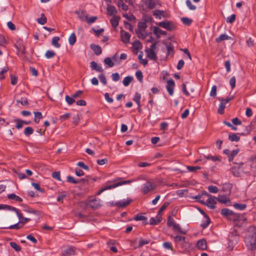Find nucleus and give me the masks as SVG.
Wrapping results in <instances>:
<instances>
[{
	"label": "nucleus",
	"mask_w": 256,
	"mask_h": 256,
	"mask_svg": "<svg viewBox=\"0 0 256 256\" xmlns=\"http://www.w3.org/2000/svg\"><path fill=\"white\" fill-rule=\"evenodd\" d=\"M245 244L248 250H254L256 246V230L253 226L248 229V233L244 238Z\"/></svg>",
	"instance_id": "1"
},
{
	"label": "nucleus",
	"mask_w": 256,
	"mask_h": 256,
	"mask_svg": "<svg viewBox=\"0 0 256 256\" xmlns=\"http://www.w3.org/2000/svg\"><path fill=\"white\" fill-rule=\"evenodd\" d=\"M156 188V185L150 182H146L142 188V192L144 194H146L148 192L154 190Z\"/></svg>",
	"instance_id": "2"
},
{
	"label": "nucleus",
	"mask_w": 256,
	"mask_h": 256,
	"mask_svg": "<svg viewBox=\"0 0 256 256\" xmlns=\"http://www.w3.org/2000/svg\"><path fill=\"white\" fill-rule=\"evenodd\" d=\"M158 26L164 28L168 30H172L176 28V26L173 22L170 21L161 22L158 24Z\"/></svg>",
	"instance_id": "3"
},
{
	"label": "nucleus",
	"mask_w": 256,
	"mask_h": 256,
	"mask_svg": "<svg viewBox=\"0 0 256 256\" xmlns=\"http://www.w3.org/2000/svg\"><path fill=\"white\" fill-rule=\"evenodd\" d=\"M130 181L129 180H121V181H120L119 182H118L114 184H112V186H107V187H106L105 188H103L100 189L98 192V194H100L102 192H103L104 191L106 190L110 189V188H116V187H117L118 186H121V185H122V184H130Z\"/></svg>",
	"instance_id": "4"
},
{
	"label": "nucleus",
	"mask_w": 256,
	"mask_h": 256,
	"mask_svg": "<svg viewBox=\"0 0 256 256\" xmlns=\"http://www.w3.org/2000/svg\"><path fill=\"white\" fill-rule=\"evenodd\" d=\"M88 206L92 209L98 208L102 206L100 200L93 198L88 202Z\"/></svg>",
	"instance_id": "5"
},
{
	"label": "nucleus",
	"mask_w": 256,
	"mask_h": 256,
	"mask_svg": "<svg viewBox=\"0 0 256 256\" xmlns=\"http://www.w3.org/2000/svg\"><path fill=\"white\" fill-rule=\"evenodd\" d=\"M208 196V198L206 201V206H207L208 208H210L211 209H214L216 208L215 204L216 203V200H217L215 196H212L210 194L209 196Z\"/></svg>",
	"instance_id": "6"
},
{
	"label": "nucleus",
	"mask_w": 256,
	"mask_h": 256,
	"mask_svg": "<svg viewBox=\"0 0 256 256\" xmlns=\"http://www.w3.org/2000/svg\"><path fill=\"white\" fill-rule=\"evenodd\" d=\"M135 242H136V240L131 242V244L133 245L134 248V249H136L137 248H141L145 244H149V242H150V239L144 240V239H143L142 238H140L139 241H138V246H134Z\"/></svg>",
	"instance_id": "7"
},
{
	"label": "nucleus",
	"mask_w": 256,
	"mask_h": 256,
	"mask_svg": "<svg viewBox=\"0 0 256 256\" xmlns=\"http://www.w3.org/2000/svg\"><path fill=\"white\" fill-rule=\"evenodd\" d=\"M120 38L122 42L124 44L129 43L130 37V34L124 30H121L120 32Z\"/></svg>",
	"instance_id": "8"
},
{
	"label": "nucleus",
	"mask_w": 256,
	"mask_h": 256,
	"mask_svg": "<svg viewBox=\"0 0 256 256\" xmlns=\"http://www.w3.org/2000/svg\"><path fill=\"white\" fill-rule=\"evenodd\" d=\"M174 82L172 79H170L167 81L166 88L170 95L172 96L174 94Z\"/></svg>",
	"instance_id": "9"
},
{
	"label": "nucleus",
	"mask_w": 256,
	"mask_h": 256,
	"mask_svg": "<svg viewBox=\"0 0 256 256\" xmlns=\"http://www.w3.org/2000/svg\"><path fill=\"white\" fill-rule=\"evenodd\" d=\"M13 211H14V212H16V213L17 216L20 219V223L25 224V223L28 222L30 220V218L23 217L22 214L20 213V212L19 210L18 209H17L16 208H14Z\"/></svg>",
	"instance_id": "10"
},
{
	"label": "nucleus",
	"mask_w": 256,
	"mask_h": 256,
	"mask_svg": "<svg viewBox=\"0 0 256 256\" xmlns=\"http://www.w3.org/2000/svg\"><path fill=\"white\" fill-rule=\"evenodd\" d=\"M75 248L72 246H66L62 251V254L66 256H70L75 254Z\"/></svg>",
	"instance_id": "11"
},
{
	"label": "nucleus",
	"mask_w": 256,
	"mask_h": 256,
	"mask_svg": "<svg viewBox=\"0 0 256 256\" xmlns=\"http://www.w3.org/2000/svg\"><path fill=\"white\" fill-rule=\"evenodd\" d=\"M132 202L130 198H128L126 200H123L116 202H112L113 206H117L118 208H124L128 206Z\"/></svg>",
	"instance_id": "12"
},
{
	"label": "nucleus",
	"mask_w": 256,
	"mask_h": 256,
	"mask_svg": "<svg viewBox=\"0 0 256 256\" xmlns=\"http://www.w3.org/2000/svg\"><path fill=\"white\" fill-rule=\"evenodd\" d=\"M216 200L218 202L224 204L227 206H230L231 204L230 200L228 198L224 195H219L216 198Z\"/></svg>",
	"instance_id": "13"
},
{
	"label": "nucleus",
	"mask_w": 256,
	"mask_h": 256,
	"mask_svg": "<svg viewBox=\"0 0 256 256\" xmlns=\"http://www.w3.org/2000/svg\"><path fill=\"white\" fill-rule=\"evenodd\" d=\"M90 67L92 70H95L98 72H104V69L102 67L98 64L92 61L90 63Z\"/></svg>",
	"instance_id": "14"
},
{
	"label": "nucleus",
	"mask_w": 256,
	"mask_h": 256,
	"mask_svg": "<svg viewBox=\"0 0 256 256\" xmlns=\"http://www.w3.org/2000/svg\"><path fill=\"white\" fill-rule=\"evenodd\" d=\"M197 247L201 250H204L206 248V242L204 239H201L198 241Z\"/></svg>",
	"instance_id": "15"
},
{
	"label": "nucleus",
	"mask_w": 256,
	"mask_h": 256,
	"mask_svg": "<svg viewBox=\"0 0 256 256\" xmlns=\"http://www.w3.org/2000/svg\"><path fill=\"white\" fill-rule=\"evenodd\" d=\"M90 48L94 50V54L97 55H100L102 52V50L101 47L98 45H96L94 44H92L90 46Z\"/></svg>",
	"instance_id": "16"
},
{
	"label": "nucleus",
	"mask_w": 256,
	"mask_h": 256,
	"mask_svg": "<svg viewBox=\"0 0 256 256\" xmlns=\"http://www.w3.org/2000/svg\"><path fill=\"white\" fill-rule=\"evenodd\" d=\"M162 220V216H158V214L156 218H151L150 220V225H156L160 223Z\"/></svg>",
	"instance_id": "17"
},
{
	"label": "nucleus",
	"mask_w": 256,
	"mask_h": 256,
	"mask_svg": "<svg viewBox=\"0 0 256 256\" xmlns=\"http://www.w3.org/2000/svg\"><path fill=\"white\" fill-rule=\"evenodd\" d=\"M153 32L158 38L160 37V35H166V31H164L156 26L154 27Z\"/></svg>",
	"instance_id": "18"
},
{
	"label": "nucleus",
	"mask_w": 256,
	"mask_h": 256,
	"mask_svg": "<svg viewBox=\"0 0 256 256\" xmlns=\"http://www.w3.org/2000/svg\"><path fill=\"white\" fill-rule=\"evenodd\" d=\"M147 54V56L151 60H156L157 59V56L154 51L150 50H145Z\"/></svg>",
	"instance_id": "19"
},
{
	"label": "nucleus",
	"mask_w": 256,
	"mask_h": 256,
	"mask_svg": "<svg viewBox=\"0 0 256 256\" xmlns=\"http://www.w3.org/2000/svg\"><path fill=\"white\" fill-rule=\"evenodd\" d=\"M221 214L228 218H230L231 215L233 214V211L230 210L228 208H223L221 210Z\"/></svg>",
	"instance_id": "20"
},
{
	"label": "nucleus",
	"mask_w": 256,
	"mask_h": 256,
	"mask_svg": "<svg viewBox=\"0 0 256 256\" xmlns=\"http://www.w3.org/2000/svg\"><path fill=\"white\" fill-rule=\"evenodd\" d=\"M107 14L108 16H112L117 13V10L116 8L111 5H108L107 7Z\"/></svg>",
	"instance_id": "21"
},
{
	"label": "nucleus",
	"mask_w": 256,
	"mask_h": 256,
	"mask_svg": "<svg viewBox=\"0 0 256 256\" xmlns=\"http://www.w3.org/2000/svg\"><path fill=\"white\" fill-rule=\"evenodd\" d=\"M120 20V17L119 16H114L111 20L110 22L112 26L114 28H116L118 25L119 20Z\"/></svg>",
	"instance_id": "22"
},
{
	"label": "nucleus",
	"mask_w": 256,
	"mask_h": 256,
	"mask_svg": "<svg viewBox=\"0 0 256 256\" xmlns=\"http://www.w3.org/2000/svg\"><path fill=\"white\" fill-rule=\"evenodd\" d=\"M238 134L234 133L230 134H228V139L230 142H238L240 140V136H238Z\"/></svg>",
	"instance_id": "23"
},
{
	"label": "nucleus",
	"mask_w": 256,
	"mask_h": 256,
	"mask_svg": "<svg viewBox=\"0 0 256 256\" xmlns=\"http://www.w3.org/2000/svg\"><path fill=\"white\" fill-rule=\"evenodd\" d=\"M134 219L135 220L138 221V220H144V224H148V222H147V218L146 216L140 215L139 214L136 215L134 218Z\"/></svg>",
	"instance_id": "24"
},
{
	"label": "nucleus",
	"mask_w": 256,
	"mask_h": 256,
	"mask_svg": "<svg viewBox=\"0 0 256 256\" xmlns=\"http://www.w3.org/2000/svg\"><path fill=\"white\" fill-rule=\"evenodd\" d=\"M230 36H229L226 34H222L216 39V42H220L222 40H230Z\"/></svg>",
	"instance_id": "25"
},
{
	"label": "nucleus",
	"mask_w": 256,
	"mask_h": 256,
	"mask_svg": "<svg viewBox=\"0 0 256 256\" xmlns=\"http://www.w3.org/2000/svg\"><path fill=\"white\" fill-rule=\"evenodd\" d=\"M147 27V24L146 21L144 20L143 22H140L138 23V30H145V29Z\"/></svg>",
	"instance_id": "26"
},
{
	"label": "nucleus",
	"mask_w": 256,
	"mask_h": 256,
	"mask_svg": "<svg viewBox=\"0 0 256 256\" xmlns=\"http://www.w3.org/2000/svg\"><path fill=\"white\" fill-rule=\"evenodd\" d=\"M133 77L131 76H127L125 77L122 81L123 84L126 86L133 80Z\"/></svg>",
	"instance_id": "27"
},
{
	"label": "nucleus",
	"mask_w": 256,
	"mask_h": 256,
	"mask_svg": "<svg viewBox=\"0 0 256 256\" xmlns=\"http://www.w3.org/2000/svg\"><path fill=\"white\" fill-rule=\"evenodd\" d=\"M34 121L36 124L38 123L40 120L42 118V114L40 112H34Z\"/></svg>",
	"instance_id": "28"
},
{
	"label": "nucleus",
	"mask_w": 256,
	"mask_h": 256,
	"mask_svg": "<svg viewBox=\"0 0 256 256\" xmlns=\"http://www.w3.org/2000/svg\"><path fill=\"white\" fill-rule=\"evenodd\" d=\"M84 18L85 20H86L87 23L88 24H91L92 23L94 22L98 19V17L96 16H93L88 18V16L87 14L84 16Z\"/></svg>",
	"instance_id": "29"
},
{
	"label": "nucleus",
	"mask_w": 256,
	"mask_h": 256,
	"mask_svg": "<svg viewBox=\"0 0 256 256\" xmlns=\"http://www.w3.org/2000/svg\"><path fill=\"white\" fill-rule=\"evenodd\" d=\"M136 32L138 36L141 39H144L147 36L146 33L144 30H136Z\"/></svg>",
	"instance_id": "30"
},
{
	"label": "nucleus",
	"mask_w": 256,
	"mask_h": 256,
	"mask_svg": "<svg viewBox=\"0 0 256 256\" xmlns=\"http://www.w3.org/2000/svg\"><path fill=\"white\" fill-rule=\"evenodd\" d=\"M60 40V38L58 36H54L52 38V44L56 48H59L60 46V44L58 42Z\"/></svg>",
	"instance_id": "31"
},
{
	"label": "nucleus",
	"mask_w": 256,
	"mask_h": 256,
	"mask_svg": "<svg viewBox=\"0 0 256 256\" xmlns=\"http://www.w3.org/2000/svg\"><path fill=\"white\" fill-rule=\"evenodd\" d=\"M238 152L239 149L233 150L230 152L228 156V161L232 162L234 160V157L238 154Z\"/></svg>",
	"instance_id": "32"
},
{
	"label": "nucleus",
	"mask_w": 256,
	"mask_h": 256,
	"mask_svg": "<svg viewBox=\"0 0 256 256\" xmlns=\"http://www.w3.org/2000/svg\"><path fill=\"white\" fill-rule=\"evenodd\" d=\"M240 167H233L231 169V172L234 176L238 177L240 176Z\"/></svg>",
	"instance_id": "33"
},
{
	"label": "nucleus",
	"mask_w": 256,
	"mask_h": 256,
	"mask_svg": "<svg viewBox=\"0 0 256 256\" xmlns=\"http://www.w3.org/2000/svg\"><path fill=\"white\" fill-rule=\"evenodd\" d=\"M158 4V2L154 0H148V7L149 9L152 10L154 8L156 4Z\"/></svg>",
	"instance_id": "34"
},
{
	"label": "nucleus",
	"mask_w": 256,
	"mask_h": 256,
	"mask_svg": "<svg viewBox=\"0 0 256 256\" xmlns=\"http://www.w3.org/2000/svg\"><path fill=\"white\" fill-rule=\"evenodd\" d=\"M8 198L10 200H14L18 202H22V200L20 196L16 195L14 194H11L8 195Z\"/></svg>",
	"instance_id": "35"
},
{
	"label": "nucleus",
	"mask_w": 256,
	"mask_h": 256,
	"mask_svg": "<svg viewBox=\"0 0 256 256\" xmlns=\"http://www.w3.org/2000/svg\"><path fill=\"white\" fill-rule=\"evenodd\" d=\"M142 56L143 53L142 52H140L138 55V58L140 64H142L144 66H146L148 64V61L146 59H143Z\"/></svg>",
	"instance_id": "36"
},
{
	"label": "nucleus",
	"mask_w": 256,
	"mask_h": 256,
	"mask_svg": "<svg viewBox=\"0 0 256 256\" xmlns=\"http://www.w3.org/2000/svg\"><path fill=\"white\" fill-rule=\"evenodd\" d=\"M233 206L235 208L240 210H244L246 208V204H242L238 203H234L233 204Z\"/></svg>",
	"instance_id": "37"
},
{
	"label": "nucleus",
	"mask_w": 256,
	"mask_h": 256,
	"mask_svg": "<svg viewBox=\"0 0 256 256\" xmlns=\"http://www.w3.org/2000/svg\"><path fill=\"white\" fill-rule=\"evenodd\" d=\"M242 216L240 214L234 213L233 212V214L231 215L230 217V220H232L233 221H237L240 219Z\"/></svg>",
	"instance_id": "38"
},
{
	"label": "nucleus",
	"mask_w": 256,
	"mask_h": 256,
	"mask_svg": "<svg viewBox=\"0 0 256 256\" xmlns=\"http://www.w3.org/2000/svg\"><path fill=\"white\" fill-rule=\"evenodd\" d=\"M170 202H165L160 208L158 212V216H162V212L166 209V208L168 206Z\"/></svg>",
	"instance_id": "39"
},
{
	"label": "nucleus",
	"mask_w": 256,
	"mask_h": 256,
	"mask_svg": "<svg viewBox=\"0 0 256 256\" xmlns=\"http://www.w3.org/2000/svg\"><path fill=\"white\" fill-rule=\"evenodd\" d=\"M117 4L119 8H121L124 10H127L128 9V6L122 0H118Z\"/></svg>",
	"instance_id": "40"
},
{
	"label": "nucleus",
	"mask_w": 256,
	"mask_h": 256,
	"mask_svg": "<svg viewBox=\"0 0 256 256\" xmlns=\"http://www.w3.org/2000/svg\"><path fill=\"white\" fill-rule=\"evenodd\" d=\"M14 121L16 122V128L17 129H20L23 127V126H24L23 120H22L19 118H16V119L14 120Z\"/></svg>",
	"instance_id": "41"
},
{
	"label": "nucleus",
	"mask_w": 256,
	"mask_h": 256,
	"mask_svg": "<svg viewBox=\"0 0 256 256\" xmlns=\"http://www.w3.org/2000/svg\"><path fill=\"white\" fill-rule=\"evenodd\" d=\"M76 34H74V33H72L70 35L69 38H68V42H69L70 44L72 46L74 45V44L76 42Z\"/></svg>",
	"instance_id": "42"
},
{
	"label": "nucleus",
	"mask_w": 256,
	"mask_h": 256,
	"mask_svg": "<svg viewBox=\"0 0 256 256\" xmlns=\"http://www.w3.org/2000/svg\"><path fill=\"white\" fill-rule=\"evenodd\" d=\"M174 230H178L180 233L182 234H186V230H182L180 227V226L178 224H174V226L172 227Z\"/></svg>",
	"instance_id": "43"
},
{
	"label": "nucleus",
	"mask_w": 256,
	"mask_h": 256,
	"mask_svg": "<svg viewBox=\"0 0 256 256\" xmlns=\"http://www.w3.org/2000/svg\"><path fill=\"white\" fill-rule=\"evenodd\" d=\"M37 21L38 23L40 24H44L46 22V18L44 14H41V18H38Z\"/></svg>",
	"instance_id": "44"
},
{
	"label": "nucleus",
	"mask_w": 256,
	"mask_h": 256,
	"mask_svg": "<svg viewBox=\"0 0 256 256\" xmlns=\"http://www.w3.org/2000/svg\"><path fill=\"white\" fill-rule=\"evenodd\" d=\"M132 47L136 50H140L142 49V45L139 40H136L132 44Z\"/></svg>",
	"instance_id": "45"
},
{
	"label": "nucleus",
	"mask_w": 256,
	"mask_h": 256,
	"mask_svg": "<svg viewBox=\"0 0 256 256\" xmlns=\"http://www.w3.org/2000/svg\"><path fill=\"white\" fill-rule=\"evenodd\" d=\"M181 20L184 24H186V26L190 25L192 22V20L186 17L182 18H181Z\"/></svg>",
	"instance_id": "46"
},
{
	"label": "nucleus",
	"mask_w": 256,
	"mask_h": 256,
	"mask_svg": "<svg viewBox=\"0 0 256 256\" xmlns=\"http://www.w3.org/2000/svg\"><path fill=\"white\" fill-rule=\"evenodd\" d=\"M251 132V126H245V131L242 132L238 133V134L242 135V136H246L250 134Z\"/></svg>",
	"instance_id": "47"
},
{
	"label": "nucleus",
	"mask_w": 256,
	"mask_h": 256,
	"mask_svg": "<svg viewBox=\"0 0 256 256\" xmlns=\"http://www.w3.org/2000/svg\"><path fill=\"white\" fill-rule=\"evenodd\" d=\"M104 62L106 64H107L110 67H112L114 66V62L112 61V60L109 58L107 57L104 58Z\"/></svg>",
	"instance_id": "48"
},
{
	"label": "nucleus",
	"mask_w": 256,
	"mask_h": 256,
	"mask_svg": "<svg viewBox=\"0 0 256 256\" xmlns=\"http://www.w3.org/2000/svg\"><path fill=\"white\" fill-rule=\"evenodd\" d=\"M34 129L32 127H26L24 130V134L26 136H29L34 132Z\"/></svg>",
	"instance_id": "49"
},
{
	"label": "nucleus",
	"mask_w": 256,
	"mask_h": 256,
	"mask_svg": "<svg viewBox=\"0 0 256 256\" xmlns=\"http://www.w3.org/2000/svg\"><path fill=\"white\" fill-rule=\"evenodd\" d=\"M74 98H73L72 96V97H70L67 95L66 96V98H65L66 101V102L69 105H71L75 102V100Z\"/></svg>",
	"instance_id": "50"
},
{
	"label": "nucleus",
	"mask_w": 256,
	"mask_h": 256,
	"mask_svg": "<svg viewBox=\"0 0 256 256\" xmlns=\"http://www.w3.org/2000/svg\"><path fill=\"white\" fill-rule=\"evenodd\" d=\"M98 78L100 82L106 85L107 84V80L106 76L104 74H101L98 75Z\"/></svg>",
	"instance_id": "51"
},
{
	"label": "nucleus",
	"mask_w": 256,
	"mask_h": 256,
	"mask_svg": "<svg viewBox=\"0 0 256 256\" xmlns=\"http://www.w3.org/2000/svg\"><path fill=\"white\" fill-rule=\"evenodd\" d=\"M10 246L13 248L16 251L20 252L21 250V248L20 246L18 245L15 242H10Z\"/></svg>",
	"instance_id": "52"
},
{
	"label": "nucleus",
	"mask_w": 256,
	"mask_h": 256,
	"mask_svg": "<svg viewBox=\"0 0 256 256\" xmlns=\"http://www.w3.org/2000/svg\"><path fill=\"white\" fill-rule=\"evenodd\" d=\"M75 13L78 15V18L82 21L85 20L84 16V11L82 10L81 11H76Z\"/></svg>",
	"instance_id": "53"
},
{
	"label": "nucleus",
	"mask_w": 256,
	"mask_h": 256,
	"mask_svg": "<svg viewBox=\"0 0 256 256\" xmlns=\"http://www.w3.org/2000/svg\"><path fill=\"white\" fill-rule=\"evenodd\" d=\"M225 108H226V104H223L222 102H220V103L219 105L218 110V112L220 114H223L224 112V109Z\"/></svg>",
	"instance_id": "54"
},
{
	"label": "nucleus",
	"mask_w": 256,
	"mask_h": 256,
	"mask_svg": "<svg viewBox=\"0 0 256 256\" xmlns=\"http://www.w3.org/2000/svg\"><path fill=\"white\" fill-rule=\"evenodd\" d=\"M56 55V53L52 50H48L46 52L45 54V56L47 58H50Z\"/></svg>",
	"instance_id": "55"
},
{
	"label": "nucleus",
	"mask_w": 256,
	"mask_h": 256,
	"mask_svg": "<svg viewBox=\"0 0 256 256\" xmlns=\"http://www.w3.org/2000/svg\"><path fill=\"white\" fill-rule=\"evenodd\" d=\"M67 182L70 183L77 184L80 182V181L76 180L74 177L72 176H68L66 178Z\"/></svg>",
	"instance_id": "56"
},
{
	"label": "nucleus",
	"mask_w": 256,
	"mask_h": 256,
	"mask_svg": "<svg viewBox=\"0 0 256 256\" xmlns=\"http://www.w3.org/2000/svg\"><path fill=\"white\" fill-rule=\"evenodd\" d=\"M208 191L211 193H217L218 192V189L217 186H210L208 187Z\"/></svg>",
	"instance_id": "57"
},
{
	"label": "nucleus",
	"mask_w": 256,
	"mask_h": 256,
	"mask_svg": "<svg viewBox=\"0 0 256 256\" xmlns=\"http://www.w3.org/2000/svg\"><path fill=\"white\" fill-rule=\"evenodd\" d=\"M216 85L213 86L212 88V90L210 92V96L212 98H215L216 96Z\"/></svg>",
	"instance_id": "58"
},
{
	"label": "nucleus",
	"mask_w": 256,
	"mask_h": 256,
	"mask_svg": "<svg viewBox=\"0 0 256 256\" xmlns=\"http://www.w3.org/2000/svg\"><path fill=\"white\" fill-rule=\"evenodd\" d=\"M174 224H176V222H174V219L172 218L171 216H168V220H167V225L168 226H174Z\"/></svg>",
	"instance_id": "59"
},
{
	"label": "nucleus",
	"mask_w": 256,
	"mask_h": 256,
	"mask_svg": "<svg viewBox=\"0 0 256 256\" xmlns=\"http://www.w3.org/2000/svg\"><path fill=\"white\" fill-rule=\"evenodd\" d=\"M203 196H209L210 194L206 191H203L202 194L196 196L194 198L198 201V200H200V198H202Z\"/></svg>",
	"instance_id": "60"
},
{
	"label": "nucleus",
	"mask_w": 256,
	"mask_h": 256,
	"mask_svg": "<svg viewBox=\"0 0 256 256\" xmlns=\"http://www.w3.org/2000/svg\"><path fill=\"white\" fill-rule=\"evenodd\" d=\"M8 66H5L0 72V80L4 78V74L8 70Z\"/></svg>",
	"instance_id": "61"
},
{
	"label": "nucleus",
	"mask_w": 256,
	"mask_h": 256,
	"mask_svg": "<svg viewBox=\"0 0 256 256\" xmlns=\"http://www.w3.org/2000/svg\"><path fill=\"white\" fill-rule=\"evenodd\" d=\"M166 49L168 51L167 54H170L174 52V47L170 43L166 44Z\"/></svg>",
	"instance_id": "62"
},
{
	"label": "nucleus",
	"mask_w": 256,
	"mask_h": 256,
	"mask_svg": "<svg viewBox=\"0 0 256 256\" xmlns=\"http://www.w3.org/2000/svg\"><path fill=\"white\" fill-rule=\"evenodd\" d=\"M164 11L160 10H156L153 12V15L156 16V18H158V16H164Z\"/></svg>",
	"instance_id": "63"
},
{
	"label": "nucleus",
	"mask_w": 256,
	"mask_h": 256,
	"mask_svg": "<svg viewBox=\"0 0 256 256\" xmlns=\"http://www.w3.org/2000/svg\"><path fill=\"white\" fill-rule=\"evenodd\" d=\"M236 15L234 14H232L230 16L228 17L226 22L228 23L232 24L236 20Z\"/></svg>",
	"instance_id": "64"
}]
</instances>
